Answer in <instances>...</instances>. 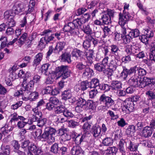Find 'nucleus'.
I'll list each match as a JSON object with an SVG mask.
<instances>
[{"label":"nucleus","mask_w":155,"mask_h":155,"mask_svg":"<svg viewBox=\"0 0 155 155\" xmlns=\"http://www.w3.org/2000/svg\"><path fill=\"white\" fill-rule=\"evenodd\" d=\"M84 24L81 18L74 19L72 22H69L64 25L62 28L64 32L69 33L71 36H77L79 33V29Z\"/></svg>","instance_id":"obj_1"},{"label":"nucleus","mask_w":155,"mask_h":155,"mask_svg":"<svg viewBox=\"0 0 155 155\" xmlns=\"http://www.w3.org/2000/svg\"><path fill=\"white\" fill-rule=\"evenodd\" d=\"M124 10L123 13L120 12L119 14V24L121 26L122 28L121 31V43L120 45V47H124V51H126V28L124 27L125 25L126 24V12L125 10L126 9V3H124Z\"/></svg>","instance_id":"obj_2"},{"label":"nucleus","mask_w":155,"mask_h":155,"mask_svg":"<svg viewBox=\"0 0 155 155\" xmlns=\"http://www.w3.org/2000/svg\"><path fill=\"white\" fill-rule=\"evenodd\" d=\"M130 29L127 28V31L129 34L127 35V53L130 54L132 53L133 46L131 42L134 38L137 37L139 35L140 32L137 29H132L130 31Z\"/></svg>","instance_id":"obj_3"},{"label":"nucleus","mask_w":155,"mask_h":155,"mask_svg":"<svg viewBox=\"0 0 155 155\" xmlns=\"http://www.w3.org/2000/svg\"><path fill=\"white\" fill-rule=\"evenodd\" d=\"M68 149L67 146H59L58 144L55 143L52 144L50 148V152L53 154L57 155H68Z\"/></svg>","instance_id":"obj_4"},{"label":"nucleus","mask_w":155,"mask_h":155,"mask_svg":"<svg viewBox=\"0 0 155 155\" xmlns=\"http://www.w3.org/2000/svg\"><path fill=\"white\" fill-rule=\"evenodd\" d=\"M52 32V31L49 29H45L42 32H41V36H44V37L41 38L39 42L38 46L41 48H45L46 45L52 43L51 40L49 36V34ZM53 43V42H52Z\"/></svg>","instance_id":"obj_5"},{"label":"nucleus","mask_w":155,"mask_h":155,"mask_svg":"<svg viewBox=\"0 0 155 155\" xmlns=\"http://www.w3.org/2000/svg\"><path fill=\"white\" fill-rule=\"evenodd\" d=\"M99 101L101 103H103L104 106L102 107L101 110L105 111L107 110L106 108H108L115 104V101L112 98V96H107L105 94H102L100 97Z\"/></svg>","instance_id":"obj_6"},{"label":"nucleus","mask_w":155,"mask_h":155,"mask_svg":"<svg viewBox=\"0 0 155 155\" xmlns=\"http://www.w3.org/2000/svg\"><path fill=\"white\" fill-rule=\"evenodd\" d=\"M55 114H63V115L67 118H71L74 116L73 114L65 106L62 104L61 102L60 104L55 107L54 110Z\"/></svg>","instance_id":"obj_7"},{"label":"nucleus","mask_w":155,"mask_h":155,"mask_svg":"<svg viewBox=\"0 0 155 155\" xmlns=\"http://www.w3.org/2000/svg\"><path fill=\"white\" fill-rule=\"evenodd\" d=\"M140 77H139L138 81V87L140 88H143L146 86H149L150 89L152 90L155 89V82L153 81L152 78H149L147 77H144L143 80L140 79Z\"/></svg>","instance_id":"obj_8"},{"label":"nucleus","mask_w":155,"mask_h":155,"mask_svg":"<svg viewBox=\"0 0 155 155\" xmlns=\"http://www.w3.org/2000/svg\"><path fill=\"white\" fill-rule=\"evenodd\" d=\"M56 72L61 74L62 79L65 80L70 77L71 73L68 65H62L57 67L55 69Z\"/></svg>","instance_id":"obj_9"},{"label":"nucleus","mask_w":155,"mask_h":155,"mask_svg":"<svg viewBox=\"0 0 155 155\" xmlns=\"http://www.w3.org/2000/svg\"><path fill=\"white\" fill-rule=\"evenodd\" d=\"M76 106L75 108V111L80 113L84 110V107L86 105L87 101L82 97H78L75 100Z\"/></svg>","instance_id":"obj_10"},{"label":"nucleus","mask_w":155,"mask_h":155,"mask_svg":"<svg viewBox=\"0 0 155 155\" xmlns=\"http://www.w3.org/2000/svg\"><path fill=\"white\" fill-rule=\"evenodd\" d=\"M17 38H15L12 41L8 42L6 37L2 36L0 38V51L5 47L9 48L12 47L14 44L17 40Z\"/></svg>","instance_id":"obj_11"},{"label":"nucleus","mask_w":155,"mask_h":155,"mask_svg":"<svg viewBox=\"0 0 155 155\" xmlns=\"http://www.w3.org/2000/svg\"><path fill=\"white\" fill-rule=\"evenodd\" d=\"M4 15L5 18L8 19V26L14 27L16 25V22L14 19L15 14L13 13L12 11L5 12L4 13Z\"/></svg>","instance_id":"obj_12"},{"label":"nucleus","mask_w":155,"mask_h":155,"mask_svg":"<svg viewBox=\"0 0 155 155\" xmlns=\"http://www.w3.org/2000/svg\"><path fill=\"white\" fill-rule=\"evenodd\" d=\"M85 138V136L84 134L81 133L78 134L75 131H72V138L77 145L80 146Z\"/></svg>","instance_id":"obj_13"},{"label":"nucleus","mask_w":155,"mask_h":155,"mask_svg":"<svg viewBox=\"0 0 155 155\" xmlns=\"http://www.w3.org/2000/svg\"><path fill=\"white\" fill-rule=\"evenodd\" d=\"M93 137L96 138L99 137L101 134V127L98 124H95L93 125L90 131Z\"/></svg>","instance_id":"obj_14"},{"label":"nucleus","mask_w":155,"mask_h":155,"mask_svg":"<svg viewBox=\"0 0 155 155\" xmlns=\"http://www.w3.org/2000/svg\"><path fill=\"white\" fill-rule=\"evenodd\" d=\"M41 77L38 75H35L33 79L31 80L28 83L26 84L31 91H32L34 88V85L36 84L39 83L40 81Z\"/></svg>","instance_id":"obj_15"},{"label":"nucleus","mask_w":155,"mask_h":155,"mask_svg":"<svg viewBox=\"0 0 155 155\" xmlns=\"http://www.w3.org/2000/svg\"><path fill=\"white\" fill-rule=\"evenodd\" d=\"M30 91H31L30 90L26 84H24L22 87L19 90L17 91L19 94V96L21 95L23 98L25 99L26 100L28 95V92H29Z\"/></svg>","instance_id":"obj_16"},{"label":"nucleus","mask_w":155,"mask_h":155,"mask_svg":"<svg viewBox=\"0 0 155 155\" xmlns=\"http://www.w3.org/2000/svg\"><path fill=\"white\" fill-rule=\"evenodd\" d=\"M10 117H11L9 123H11V125L14 126H16L15 121H18L19 120H24V117L18 115L17 112H15L10 114Z\"/></svg>","instance_id":"obj_17"},{"label":"nucleus","mask_w":155,"mask_h":155,"mask_svg":"<svg viewBox=\"0 0 155 155\" xmlns=\"http://www.w3.org/2000/svg\"><path fill=\"white\" fill-rule=\"evenodd\" d=\"M139 96L138 95L132 96L130 98L129 101L132 102V104H130L131 105H129V107L127 105V113H130L133 111L134 109V102H136L139 100Z\"/></svg>","instance_id":"obj_18"},{"label":"nucleus","mask_w":155,"mask_h":155,"mask_svg":"<svg viewBox=\"0 0 155 155\" xmlns=\"http://www.w3.org/2000/svg\"><path fill=\"white\" fill-rule=\"evenodd\" d=\"M13 9H14V12L13 13L16 15H18L21 12H24L25 11V6L22 3H15L13 6Z\"/></svg>","instance_id":"obj_19"},{"label":"nucleus","mask_w":155,"mask_h":155,"mask_svg":"<svg viewBox=\"0 0 155 155\" xmlns=\"http://www.w3.org/2000/svg\"><path fill=\"white\" fill-rule=\"evenodd\" d=\"M34 113L32 114L30 121L32 122H37L40 119L42 118V112L39 110L32 109Z\"/></svg>","instance_id":"obj_20"},{"label":"nucleus","mask_w":155,"mask_h":155,"mask_svg":"<svg viewBox=\"0 0 155 155\" xmlns=\"http://www.w3.org/2000/svg\"><path fill=\"white\" fill-rule=\"evenodd\" d=\"M153 130L149 126H147L144 127L141 132V136L145 138H148L150 137L152 134Z\"/></svg>","instance_id":"obj_21"},{"label":"nucleus","mask_w":155,"mask_h":155,"mask_svg":"<svg viewBox=\"0 0 155 155\" xmlns=\"http://www.w3.org/2000/svg\"><path fill=\"white\" fill-rule=\"evenodd\" d=\"M66 44V41H59L58 42L54 48V53L59 54L64 49Z\"/></svg>","instance_id":"obj_22"},{"label":"nucleus","mask_w":155,"mask_h":155,"mask_svg":"<svg viewBox=\"0 0 155 155\" xmlns=\"http://www.w3.org/2000/svg\"><path fill=\"white\" fill-rule=\"evenodd\" d=\"M44 130L48 134L50 139L54 142L55 140L54 136L56 132V129L51 127H46Z\"/></svg>","instance_id":"obj_23"},{"label":"nucleus","mask_w":155,"mask_h":155,"mask_svg":"<svg viewBox=\"0 0 155 155\" xmlns=\"http://www.w3.org/2000/svg\"><path fill=\"white\" fill-rule=\"evenodd\" d=\"M33 19L32 21L29 22V24H27V17L25 16L23 19L20 21V26L23 28L25 26V27L26 29H28L31 27L33 25H34L35 22Z\"/></svg>","instance_id":"obj_24"},{"label":"nucleus","mask_w":155,"mask_h":155,"mask_svg":"<svg viewBox=\"0 0 155 155\" xmlns=\"http://www.w3.org/2000/svg\"><path fill=\"white\" fill-rule=\"evenodd\" d=\"M14 127V126H10L9 124H6L4 127L1 128V131L3 135H7L12 130Z\"/></svg>","instance_id":"obj_25"},{"label":"nucleus","mask_w":155,"mask_h":155,"mask_svg":"<svg viewBox=\"0 0 155 155\" xmlns=\"http://www.w3.org/2000/svg\"><path fill=\"white\" fill-rule=\"evenodd\" d=\"M139 79V77L137 75H134L132 76L128 80V84L131 86L137 87H138V81Z\"/></svg>","instance_id":"obj_26"},{"label":"nucleus","mask_w":155,"mask_h":155,"mask_svg":"<svg viewBox=\"0 0 155 155\" xmlns=\"http://www.w3.org/2000/svg\"><path fill=\"white\" fill-rule=\"evenodd\" d=\"M43 53L39 52L35 55L32 62L34 67H36L40 64L43 59Z\"/></svg>","instance_id":"obj_27"},{"label":"nucleus","mask_w":155,"mask_h":155,"mask_svg":"<svg viewBox=\"0 0 155 155\" xmlns=\"http://www.w3.org/2000/svg\"><path fill=\"white\" fill-rule=\"evenodd\" d=\"M80 146H74L71 149V153L72 155H83L84 151L80 147Z\"/></svg>","instance_id":"obj_28"},{"label":"nucleus","mask_w":155,"mask_h":155,"mask_svg":"<svg viewBox=\"0 0 155 155\" xmlns=\"http://www.w3.org/2000/svg\"><path fill=\"white\" fill-rule=\"evenodd\" d=\"M94 73L93 69L87 67L84 71L82 77L85 78H91L94 75Z\"/></svg>","instance_id":"obj_29"},{"label":"nucleus","mask_w":155,"mask_h":155,"mask_svg":"<svg viewBox=\"0 0 155 155\" xmlns=\"http://www.w3.org/2000/svg\"><path fill=\"white\" fill-rule=\"evenodd\" d=\"M82 51L77 48L73 49L71 53L72 57L75 60L81 59L82 57Z\"/></svg>","instance_id":"obj_30"},{"label":"nucleus","mask_w":155,"mask_h":155,"mask_svg":"<svg viewBox=\"0 0 155 155\" xmlns=\"http://www.w3.org/2000/svg\"><path fill=\"white\" fill-rule=\"evenodd\" d=\"M90 88H93L99 89L101 84H100L99 80L96 78L92 79L91 81L89 82Z\"/></svg>","instance_id":"obj_31"},{"label":"nucleus","mask_w":155,"mask_h":155,"mask_svg":"<svg viewBox=\"0 0 155 155\" xmlns=\"http://www.w3.org/2000/svg\"><path fill=\"white\" fill-rule=\"evenodd\" d=\"M71 55L68 52H64L60 56V59L61 61L65 62L70 63L71 62Z\"/></svg>","instance_id":"obj_32"},{"label":"nucleus","mask_w":155,"mask_h":155,"mask_svg":"<svg viewBox=\"0 0 155 155\" xmlns=\"http://www.w3.org/2000/svg\"><path fill=\"white\" fill-rule=\"evenodd\" d=\"M32 91H30L29 92H28V98L31 101H34L36 100L39 98V94L38 92L36 91L31 92Z\"/></svg>","instance_id":"obj_33"},{"label":"nucleus","mask_w":155,"mask_h":155,"mask_svg":"<svg viewBox=\"0 0 155 155\" xmlns=\"http://www.w3.org/2000/svg\"><path fill=\"white\" fill-rule=\"evenodd\" d=\"M1 149L2 151L1 153L5 155H9L11 153V147L9 145L3 144L1 147Z\"/></svg>","instance_id":"obj_34"},{"label":"nucleus","mask_w":155,"mask_h":155,"mask_svg":"<svg viewBox=\"0 0 155 155\" xmlns=\"http://www.w3.org/2000/svg\"><path fill=\"white\" fill-rule=\"evenodd\" d=\"M71 90L69 89H67L62 92L61 95V99L66 101L71 98Z\"/></svg>","instance_id":"obj_35"},{"label":"nucleus","mask_w":155,"mask_h":155,"mask_svg":"<svg viewBox=\"0 0 155 155\" xmlns=\"http://www.w3.org/2000/svg\"><path fill=\"white\" fill-rule=\"evenodd\" d=\"M40 140L42 141H47L49 143L54 142L44 130L43 133H42Z\"/></svg>","instance_id":"obj_36"},{"label":"nucleus","mask_w":155,"mask_h":155,"mask_svg":"<svg viewBox=\"0 0 155 155\" xmlns=\"http://www.w3.org/2000/svg\"><path fill=\"white\" fill-rule=\"evenodd\" d=\"M118 149L115 147H109L106 150V154L107 155H116Z\"/></svg>","instance_id":"obj_37"},{"label":"nucleus","mask_w":155,"mask_h":155,"mask_svg":"<svg viewBox=\"0 0 155 155\" xmlns=\"http://www.w3.org/2000/svg\"><path fill=\"white\" fill-rule=\"evenodd\" d=\"M99 19L102 20L103 25H109L111 22V18L110 17L109 15L106 14L102 15L101 18H99Z\"/></svg>","instance_id":"obj_38"},{"label":"nucleus","mask_w":155,"mask_h":155,"mask_svg":"<svg viewBox=\"0 0 155 155\" xmlns=\"http://www.w3.org/2000/svg\"><path fill=\"white\" fill-rule=\"evenodd\" d=\"M109 49L110 50V52L111 54L116 56L118 55V52L119 49L118 46L116 45L111 44L108 47Z\"/></svg>","instance_id":"obj_39"},{"label":"nucleus","mask_w":155,"mask_h":155,"mask_svg":"<svg viewBox=\"0 0 155 155\" xmlns=\"http://www.w3.org/2000/svg\"><path fill=\"white\" fill-rule=\"evenodd\" d=\"M122 83L118 81H112L111 84V88L113 90H117L121 88Z\"/></svg>","instance_id":"obj_40"},{"label":"nucleus","mask_w":155,"mask_h":155,"mask_svg":"<svg viewBox=\"0 0 155 155\" xmlns=\"http://www.w3.org/2000/svg\"><path fill=\"white\" fill-rule=\"evenodd\" d=\"M106 67L101 62L97 63L94 65V68L99 72H104L105 70Z\"/></svg>","instance_id":"obj_41"},{"label":"nucleus","mask_w":155,"mask_h":155,"mask_svg":"<svg viewBox=\"0 0 155 155\" xmlns=\"http://www.w3.org/2000/svg\"><path fill=\"white\" fill-rule=\"evenodd\" d=\"M139 143H136L130 141L128 146V149L131 151L136 152Z\"/></svg>","instance_id":"obj_42"},{"label":"nucleus","mask_w":155,"mask_h":155,"mask_svg":"<svg viewBox=\"0 0 155 155\" xmlns=\"http://www.w3.org/2000/svg\"><path fill=\"white\" fill-rule=\"evenodd\" d=\"M72 132H69L67 130L66 132H65L61 137V140L63 141H66L70 140L72 138Z\"/></svg>","instance_id":"obj_43"},{"label":"nucleus","mask_w":155,"mask_h":155,"mask_svg":"<svg viewBox=\"0 0 155 155\" xmlns=\"http://www.w3.org/2000/svg\"><path fill=\"white\" fill-rule=\"evenodd\" d=\"M125 139H121L118 144V147L120 152L122 153L121 155H126V152L124 147V145L125 143Z\"/></svg>","instance_id":"obj_44"},{"label":"nucleus","mask_w":155,"mask_h":155,"mask_svg":"<svg viewBox=\"0 0 155 155\" xmlns=\"http://www.w3.org/2000/svg\"><path fill=\"white\" fill-rule=\"evenodd\" d=\"M49 65L48 64H43L40 68L39 71L41 73L46 75H47L49 73L48 72Z\"/></svg>","instance_id":"obj_45"},{"label":"nucleus","mask_w":155,"mask_h":155,"mask_svg":"<svg viewBox=\"0 0 155 155\" xmlns=\"http://www.w3.org/2000/svg\"><path fill=\"white\" fill-rule=\"evenodd\" d=\"M113 143V140L110 137H106L102 141V144L105 146H111Z\"/></svg>","instance_id":"obj_46"},{"label":"nucleus","mask_w":155,"mask_h":155,"mask_svg":"<svg viewBox=\"0 0 155 155\" xmlns=\"http://www.w3.org/2000/svg\"><path fill=\"white\" fill-rule=\"evenodd\" d=\"M135 131L134 126L133 125H130L127 129V135L128 137H132L134 135Z\"/></svg>","instance_id":"obj_47"},{"label":"nucleus","mask_w":155,"mask_h":155,"mask_svg":"<svg viewBox=\"0 0 155 155\" xmlns=\"http://www.w3.org/2000/svg\"><path fill=\"white\" fill-rule=\"evenodd\" d=\"M89 87H90L89 83L86 80L81 83L79 89L82 91H84Z\"/></svg>","instance_id":"obj_48"},{"label":"nucleus","mask_w":155,"mask_h":155,"mask_svg":"<svg viewBox=\"0 0 155 155\" xmlns=\"http://www.w3.org/2000/svg\"><path fill=\"white\" fill-rule=\"evenodd\" d=\"M82 30L87 35H91L92 33V29L89 25L84 26Z\"/></svg>","instance_id":"obj_49"},{"label":"nucleus","mask_w":155,"mask_h":155,"mask_svg":"<svg viewBox=\"0 0 155 155\" xmlns=\"http://www.w3.org/2000/svg\"><path fill=\"white\" fill-rule=\"evenodd\" d=\"M91 126V124L88 122H85L82 128L83 129L84 133L86 134L87 132L90 131Z\"/></svg>","instance_id":"obj_50"},{"label":"nucleus","mask_w":155,"mask_h":155,"mask_svg":"<svg viewBox=\"0 0 155 155\" xmlns=\"http://www.w3.org/2000/svg\"><path fill=\"white\" fill-rule=\"evenodd\" d=\"M84 62L83 63L82 62H77L76 66V68L79 70H83V71L87 67V65Z\"/></svg>","instance_id":"obj_51"},{"label":"nucleus","mask_w":155,"mask_h":155,"mask_svg":"<svg viewBox=\"0 0 155 155\" xmlns=\"http://www.w3.org/2000/svg\"><path fill=\"white\" fill-rule=\"evenodd\" d=\"M99 89L104 91V92H107L111 89V85L110 86L107 84L102 83L101 84Z\"/></svg>","instance_id":"obj_52"},{"label":"nucleus","mask_w":155,"mask_h":155,"mask_svg":"<svg viewBox=\"0 0 155 155\" xmlns=\"http://www.w3.org/2000/svg\"><path fill=\"white\" fill-rule=\"evenodd\" d=\"M28 37V34L26 32H24L19 39V44L21 45H23L25 42V40Z\"/></svg>","instance_id":"obj_53"},{"label":"nucleus","mask_w":155,"mask_h":155,"mask_svg":"<svg viewBox=\"0 0 155 155\" xmlns=\"http://www.w3.org/2000/svg\"><path fill=\"white\" fill-rule=\"evenodd\" d=\"M86 104L88 107L87 109L91 110L93 111L95 110L96 108L95 104L93 101L88 100L87 101Z\"/></svg>","instance_id":"obj_54"},{"label":"nucleus","mask_w":155,"mask_h":155,"mask_svg":"<svg viewBox=\"0 0 155 155\" xmlns=\"http://www.w3.org/2000/svg\"><path fill=\"white\" fill-rule=\"evenodd\" d=\"M144 33L145 35L147 36V37L149 38H150L153 37L154 33L152 30L149 29H144Z\"/></svg>","instance_id":"obj_55"},{"label":"nucleus","mask_w":155,"mask_h":155,"mask_svg":"<svg viewBox=\"0 0 155 155\" xmlns=\"http://www.w3.org/2000/svg\"><path fill=\"white\" fill-rule=\"evenodd\" d=\"M47 119L46 118H41L37 122V125L39 127L44 126L47 123Z\"/></svg>","instance_id":"obj_56"},{"label":"nucleus","mask_w":155,"mask_h":155,"mask_svg":"<svg viewBox=\"0 0 155 155\" xmlns=\"http://www.w3.org/2000/svg\"><path fill=\"white\" fill-rule=\"evenodd\" d=\"M61 35V32H56L55 33H52L49 36L50 37H51V41H53L55 39L54 36L58 40H60L61 38L60 37Z\"/></svg>","instance_id":"obj_57"},{"label":"nucleus","mask_w":155,"mask_h":155,"mask_svg":"<svg viewBox=\"0 0 155 155\" xmlns=\"http://www.w3.org/2000/svg\"><path fill=\"white\" fill-rule=\"evenodd\" d=\"M107 114V115H109L111 120H116L119 118V116L118 114H115L114 112L112 110H108Z\"/></svg>","instance_id":"obj_58"},{"label":"nucleus","mask_w":155,"mask_h":155,"mask_svg":"<svg viewBox=\"0 0 155 155\" xmlns=\"http://www.w3.org/2000/svg\"><path fill=\"white\" fill-rule=\"evenodd\" d=\"M146 120L147 123H148L149 121H150V127L153 130L155 129V118H153L151 120H150V119H146Z\"/></svg>","instance_id":"obj_59"},{"label":"nucleus","mask_w":155,"mask_h":155,"mask_svg":"<svg viewBox=\"0 0 155 155\" xmlns=\"http://www.w3.org/2000/svg\"><path fill=\"white\" fill-rule=\"evenodd\" d=\"M24 120H20L18 122L17 126L19 128H22L28 123V122L25 121L26 118L24 117Z\"/></svg>","instance_id":"obj_60"},{"label":"nucleus","mask_w":155,"mask_h":155,"mask_svg":"<svg viewBox=\"0 0 155 155\" xmlns=\"http://www.w3.org/2000/svg\"><path fill=\"white\" fill-rule=\"evenodd\" d=\"M87 11V9L84 8H79L76 10L75 14L77 16H80Z\"/></svg>","instance_id":"obj_61"},{"label":"nucleus","mask_w":155,"mask_h":155,"mask_svg":"<svg viewBox=\"0 0 155 155\" xmlns=\"http://www.w3.org/2000/svg\"><path fill=\"white\" fill-rule=\"evenodd\" d=\"M117 66V61L115 59L112 60L109 64V67L115 70Z\"/></svg>","instance_id":"obj_62"},{"label":"nucleus","mask_w":155,"mask_h":155,"mask_svg":"<svg viewBox=\"0 0 155 155\" xmlns=\"http://www.w3.org/2000/svg\"><path fill=\"white\" fill-rule=\"evenodd\" d=\"M49 101L52 104L54 105V106H57L58 104H60L59 100L56 97H51Z\"/></svg>","instance_id":"obj_63"},{"label":"nucleus","mask_w":155,"mask_h":155,"mask_svg":"<svg viewBox=\"0 0 155 155\" xmlns=\"http://www.w3.org/2000/svg\"><path fill=\"white\" fill-rule=\"evenodd\" d=\"M122 134L120 130H117L115 131L114 140H118L120 139L122 136Z\"/></svg>","instance_id":"obj_64"}]
</instances>
